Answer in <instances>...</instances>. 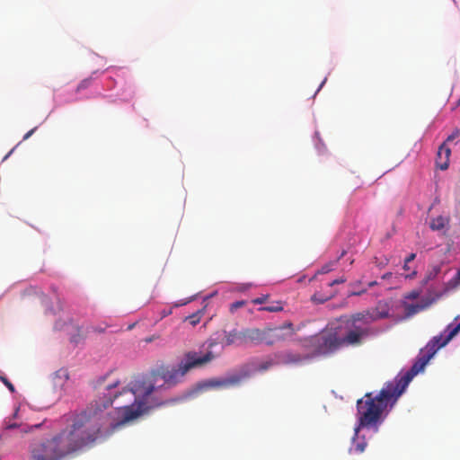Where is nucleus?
Returning <instances> with one entry per match:
<instances>
[{
  "label": "nucleus",
  "mask_w": 460,
  "mask_h": 460,
  "mask_svg": "<svg viewBox=\"0 0 460 460\" xmlns=\"http://www.w3.org/2000/svg\"><path fill=\"white\" fill-rule=\"evenodd\" d=\"M121 384L117 373L111 371L97 380L96 388L102 391L103 398H99L80 413L64 417L66 428L60 432L30 446V460H62L75 453L92 447L102 436V428L106 416L103 411L120 396H128L124 404L118 402L116 408L122 411L121 420L111 424V431L122 427L148 410L175 402L176 399L157 402L153 398L156 391L155 385L147 380H137L130 388L124 387L120 392L115 389Z\"/></svg>",
  "instance_id": "1"
},
{
  "label": "nucleus",
  "mask_w": 460,
  "mask_h": 460,
  "mask_svg": "<svg viewBox=\"0 0 460 460\" xmlns=\"http://www.w3.org/2000/svg\"><path fill=\"white\" fill-rule=\"evenodd\" d=\"M420 371L416 366L411 367L399 379L394 382H388L376 396L372 393H367L362 398L357 401L358 424L355 427V434L352 439L350 452L357 454L363 453L367 442L365 438L359 439L358 432L363 428L375 427L377 430L378 425L382 422V415L391 400L397 398L403 393L412 378Z\"/></svg>",
  "instance_id": "2"
},
{
  "label": "nucleus",
  "mask_w": 460,
  "mask_h": 460,
  "mask_svg": "<svg viewBox=\"0 0 460 460\" xmlns=\"http://www.w3.org/2000/svg\"><path fill=\"white\" fill-rule=\"evenodd\" d=\"M345 333L340 336L334 330H327L305 339V347L313 348L312 356L330 355L341 348L359 347L365 341L377 333L372 327L353 325L349 318L345 322Z\"/></svg>",
  "instance_id": "3"
},
{
  "label": "nucleus",
  "mask_w": 460,
  "mask_h": 460,
  "mask_svg": "<svg viewBox=\"0 0 460 460\" xmlns=\"http://www.w3.org/2000/svg\"><path fill=\"white\" fill-rule=\"evenodd\" d=\"M222 351L223 346L220 343L208 340L200 346L199 351L186 352L177 367H161L158 369V376L166 385H176L182 381L188 372L207 366L218 358Z\"/></svg>",
  "instance_id": "4"
},
{
  "label": "nucleus",
  "mask_w": 460,
  "mask_h": 460,
  "mask_svg": "<svg viewBox=\"0 0 460 460\" xmlns=\"http://www.w3.org/2000/svg\"><path fill=\"white\" fill-rule=\"evenodd\" d=\"M457 334H460V323L455 326L449 324L440 335L433 337L425 348L420 349L413 366H416L420 372L423 371L437 351L445 347Z\"/></svg>",
  "instance_id": "5"
},
{
  "label": "nucleus",
  "mask_w": 460,
  "mask_h": 460,
  "mask_svg": "<svg viewBox=\"0 0 460 460\" xmlns=\"http://www.w3.org/2000/svg\"><path fill=\"white\" fill-rule=\"evenodd\" d=\"M389 310L388 302L380 300L374 308L352 314L349 318L353 325L358 327H370L369 325L372 323L388 318Z\"/></svg>",
  "instance_id": "6"
},
{
  "label": "nucleus",
  "mask_w": 460,
  "mask_h": 460,
  "mask_svg": "<svg viewBox=\"0 0 460 460\" xmlns=\"http://www.w3.org/2000/svg\"><path fill=\"white\" fill-rule=\"evenodd\" d=\"M232 343L236 345H259L265 343L268 345V337L266 328H250L241 332H232Z\"/></svg>",
  "instance_id": "7"
},
{
  "label": "nucleus",
  "mask_w": 460,
  "mask_h": 460,
  "mask_svg": "<svg viewBox=\"0 0 460 460\" xmlns=\"http://www.w3.org/2000/svg\"><path fill=\"white\" fill-rule=\"evenodd\" d=\"M268 345H273L277 342L290 339L295 334V330L291 323L275 328H266Z\"/></svg>",
  "instance_id": "8"
},
{
  "label": "nucleus",
  "mask_w": 460,
  "mask_h": 460,
  "mask_svg": "<svg viewBox=\"0 0 460 460\" xmlns=\"http://www.w3.org/2000/svg\"><path fill=\"white\" fill-rule=\"evenodd\" d=\"M433 303V299H422L420 303L410 304L407 301H402V305L403 307L404 314L407 318H410L420 312L427 309Z\"/></svg>",
  "instance_id": "9"
},
{
  "label": "nucleus",
  "mask_w": 460,
  "mask_h": 460,
  "mask_svg": "<svg viewBox=\"0 0 460 460\" xmlns=\"http://www.w3.org/2000/svg\"><path fill=\"white\" fill-rule=\"evenodd\" d=\"M451 155V149L446 143H442L438 150L436 164L440 170H447L449 165V157Z\"/></svg>",
  "instance_id": "10"
},
{
  "label": "nucleus",
  "mask_w": 460,
  "mask_h": 460,
  "mask_svg": "<svg viewBox=\"0 0 460 460\" xmlns=\"http://www.w3.org/2000/svg\"><path fill=\"white\" fill-rule=\"evenodd\" d=\"M230 385V379H209L204 382H201L198 385L199 391H207L209 389H223L227 388Z\"/></svg>",
  "instance_id": "11"
},
{
  "label": "nucleus",
  "mask_w": 460,
  "mask_h": 460,
  "mask_svg": "<svg viewBox=\"0 0 460 460\" xmlns=\"http://www.w3.org/2000/svg\"><path fill=\"white\" fill-rule=\"evenodd\" d=\"M312 358V354L301 355L299 353L288 352L284 355L283 362L288 365H299Z\"/></svg>",
  "instance_id": "12"
},
{
  "label": "nucleus",
  "mask_w": 460,
  "mask_h": 460,
  "mask_svg": "<svg viewBox=\"0 0 460 460\" xmlns=\"http://www.w3.org/2000/svg\"><path fill=\"white\" fill-rule=\"evenodd\" d=\"M450 217L445 216H438L432 218L429 222V228L432 231H440L447 228L449 226Z\"/></svg>",
  "instance_id": "13"
},
{
  "label": "nucleus",
  "mask_w": 460,
  "mask_h": 460,
  "mask_svg": "<svg viewBox=\"0 0 460 460\" xmlns=\"http://www.w3.org/2000/svg\"><path fill=\"white\" fill-rule=\"evenodd\" d=\"M251 369L245 366L243 367L238 374L232 375V385H239L243 381L246 380L250 377Z\"/></svg>",
  "instance_id": "14"
},
{
  "label": "nucleus",
  "mask_w": 460,
  "mask_h": 460,
  "mask_svg": "<svg viewBox=\"0 0 460 460\" xmlns=\"http://www.w3.org/2000/svg\"><path fill=\"white\" fill-rule=\"evenodd\" d=\"M345 254H346V251H342V252L341 253V256L339 258H337V260L330 261L329 263L323 265L321 268V270H319V272L322 273V274H325V273H328V272L332 271L333 270L334 266L339 261V260L341 257H343Z\"/></svg>",
  "instance_id": "15"
},
{
  "label": "nucleus",
  "mask_w": 460,
  "mask_h": 460,
  "mask_svg": "<svg viewBox=\"0 0 460 460\" xmlns=\"http://www.w3.org/2000/svg\"><path fill=\"white\" fill-rule=\"evenodd\" d=\"M420 294H421L420 289H413V290L407 292L403 295V299H404L403 301L415 300L420 297Z\"/></svg>",
  "instance_id": "16"
},
{
  "label": "nucleus",
  "mask_w": 460,
  "mask_h": 460,
  "mask_svg": "<svg viewBox=\"0 0 460 460\" xmlns=\"http://www.w3.org/2000/svg\"><path fill=\"white\" fill-rule=\"evenodd\" d=\"M260 310L266 311V312H279V311L283 310V307H282L280 302H277L276 305L263 306V307L260 308Z\"/></svg>",
  "instance_id": "17"
},
{
  "label": "nucleus",
  "mask_w": 460,
  "mask_h": 460,
  "mask_svg": "<svg viewBox=\"0 0 460 460\" xmlns=\"http://www.w3.org/2000/svg\"><path fill=\"white\" fill-rule=\"evenodd\" d=\"M332 296L330 295V296H322L320 295L319 293H315L312 296V301L314 302H316L318 304H323L324 302H326L327 300H329Z\"/></svg>",
  "instance_id": "18"
},
{
  "label": "nucleus",
  "mask_w": 460,
  "mask_h": 460,
  "mask_svg": "<svg viewBox=\"0 0 460 460\" xmlns=\"http://www.w3.org/2000/svg\"><path fill=\"white\" fill-rule=\"evenodd\" d=\"M84 339V335L82 334L81 329L77 328V333L71 336V342L75 344H78L80 341H82Z\"/></svg>",
  "instance_id": "19"
},
{
  "label": "nucleus",
  "mask_w": 460,
  "mask_h": 460,
  "mask_svg": "<svg viewBox=\"0 0 460 460\" xmlns=\"http://www.w3.org/2000/svg\"><path fill=\"white\" fill-rule=\"evenodd\" d=\"M460 136V129L459 128H456L454 129V131L447 137V139L445 140L444 143H446V145L447 146L448 143L452 142L453 140H455L456 137H458Z\"/></svg>",
  "instance_id": "20"
},
{
  "label": "nucleus",
  "mask_w": 460,
  "mask_h": 460,
  "mask_svg": "<svg viewBox=\"0 0 460 460\" xmlns=\"http://www.w3.org/2000/svg\"><path fill=\"white\" fill-rule=\"evenodd\" d=\"M415 257H416V254H415V253H411V254H409V256L404 260V266H403V268H404L405 270H407V269H408V268H407L408 263H411V261H412L415 259Z\"/></svg>",
  "instance_id": "21"
},
{
  "label": "nucleus",
  "mask_w": 460,
  "mask_h": 460,
  "mask_svg": "<svg viewBox=\"0 0 460 460\" xmlns=\"http://www.w3.org/2000/svg\"><path fill=\"white\" fill-rule=\"evenodd\" d=\"M346 281V279L341 277V278H339V279H336L334 280H332V282H330L328 284L329 287H332L334 285H338V284H341V283H344Z\"/></svg>",
  "instance_id": "22"
},
{
  "label": "nucleus",
  "mask_w": 460,
  "mask_h": 460,
  "mask_svg": "<svg viewBox=\"0 0 460 460\" xmlns=\"http://www.w3.org/2000/svg\"><path fill=\"white\" fill-rule=\"evenodd\" d=\"M268 298V296H263L261 297H257L255 299L252 300V303L255 304V305H261V304H263Z\"/></svg>",
  "instance_id": "23"
},
{
  "label": "nucleus",
  "mask_w": 460,
  "mask_h": 460,
  "mask_svg": "<svg viewBox=\"0 0 460 460\" xmlns=\"http://www.w3.org/2000/svg\"><path fill=\"white\" fill-rule=\"evenodd\" d=\"M90 84V80L89 79H85L84 81H82L79 85L77 86V91H80L81 89H84V88H86Z\"/></svg>",
  "instance_id": "24"
},
{
  "label": "nucleus",
  "mask_w": 460,
  "mask_h": 460,
  "mask_svg": "<svg viewBox=\"0 0 460 460\" xmlns=\"http://www.w3.org/2000/svg\"><path fill=\"white\" fill-rule=\"evenodd\" d=\"M244 304H245V302H244V301H238V302L233 303V304H232V308H240V307H241V306H243Z\"/></svg>",
  "instance_id": "25"
},
{
  "label": "nucleus",
  "mask_w": 460,
  "mask_h": 460,
  "mask_svg": "<svg viewBox=\"0 0 460 460\" xmlns=\"http://www.w3.org/2000/svg\"><path fill=\"white\" fill-rule=\"evenodd\" d=\"M37 129V128H34L32 129H31L30 131H28L24 137H23V140H27L34 132L35 130Z\"/></svg>",
  "instance_id": "26"
},
{
  "label": "nucleus",
  "mask_w": 460,
  "mask_h": 460,
  "mask_svg": "<svg viewBox=\"0 0 460 460\" xmlns=\"http://www.w3.org/2000/svg\"><path fill=\"white\" fill-rule=\"evenodd\" d=\"M4 380V383L6 385V386L9 388L10 391L13 392L14 391V386L13 385L12 383H10L7 379H3Z\"/></svg>",
  "instance_id": "27"
},
{
  "label": "nucleus",
  "mask_w": 460,
  "mask_h": 460,
  "mask_svg": "<svg viewBox=\"0 0 460 460\" xmlns=\"http://www.w3.org/2000/svg\"><path fill=\"white\" fill-rule=\"evenodd\" d=\"M190 318L191 319V323L193 325L196 324L199 321V319H195L196 315H191Z\"/></svg>",
  "instance_id": "28"
},
{
  "label": "nucleus",
  "mask_w": 460,
  "mask_h": 460,
  "mask_svg": "<svg viewBox=\"0 0 460 460\" xmlns=\"http://www.w3.org/2000/svg\"><path fill=\"white\" fill-rule=\"evenodd\" d=\"M365 292H366V290H362V291H359V292H354V293H352V295H354V296H359V295H361V294H363V293H365Z\"/></svg>",
  "instance_id": "29"
},
{
  "label": "nucleus",
  "mask_w": 460,
  "mask_h": 460,
  "mask_svg": "<svg viewBox=\"0 0 460 460\" xmlns=\"http://www.w3.org/2000/svg\"><path fill=\"white\" fill-rule=\"evenodd\" d=\"M376 284V281H373V282H370V283L368 284V286H369V287H373V286H375Z\"/></svg>",
  "instance_id": "30"
},
{
  "label": "nucleus",
  "mask_w": 460,
  "mask_h": 460,
  "mask_svg": "<svg viewBox=\"0 0 460 460\" xmlns=\"http://www.w3.org/2000/svg\"><path fill=\"white\" fill-rule=\"evenodd\" d=\"M169 314H171V311H170V312H168V313L164 312V313H163V317H165V316H166V315H168Z\"/></svg>",
  "instance_id": "31"
},
{
  "label": "nucleus",
  "mask_w": 460,
  "mask_h": 460,
  "mask_svg": "<svg viewBox=\"0 0 460 460\" xmlns=\"http://www.w3.org/2000/svg\"><path fill=\"white\" fill-rule=\"evenodd\" d=\"M15 427H16V424H12V425H9V426H8V429H13V428H15Z\"/></svg>",
  "instance_id": "32"
}]
</instances>
